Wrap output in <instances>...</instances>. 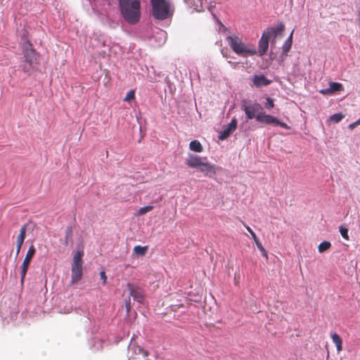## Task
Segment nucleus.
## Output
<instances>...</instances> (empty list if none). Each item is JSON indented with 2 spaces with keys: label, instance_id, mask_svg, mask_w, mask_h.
I'll return each instance as SVG.
<instances>
[{
  "label": "nucleus",
  "instance_id": "f257e3e1",
  "mask_svg": "<svg viewBox=\"0 0 360 360\" xmlns=\"http://www.w3.org/2000/svg\"><path fill=\"white\" fill-rule=\"evenodd\" d=\"M120 13L129 24L138 22L141 18V0H118Z\"/></svg>",
  "mask_w": 360,
  "mask_h": 360
},
{
  "label": "nucleus",
  "instance_id": "f03ea898",
  "mask_svg": "<svg viewBox=\"0 0 360 360\" xmlns=\"http://www.w3.org/2000/svg\"><path fill=\"white\" fill-rule=\"evenodd\" d=\"M284 27V25L280 23L276 27H269L264 31L259 41L258 52L259 56H263L267 51L270 39H272V43H274L275 39L278 36H282Z\"/></svg>",
  "mask_w": 360,
  "mask_h": 360
},
{
  "label": "nucleus",
  "instance_id": "7ed1b4c3",
  "mask_svg": "<svg viewBox=\"0 0 360 360\" xmlns=\"http://www.w3.org/2000/svg\"><path fill=\"white\" fill-rule=\"evenodd\" d=\"M152 15L158 20H166L173 15L171 4L167 0H150Z\"/></svg>",
  "mask_w": 360,
  "mask_h": 360
},
{
  "label": "nucleus",
  "instance_id": "20e7f679",
  "mask_svg": "<svg viewBox=\"0 0 360 360\" xmlns=\"http://www.w3.org/2000/svg\"><path fill=\"white\" fill-rule=\"evenodd\" d=\"M226 40L233 52L242 57L257 54L255 49L246 45L238 37L228 36Z\"/></svg>",
  "mask_w": 360,
  "mask_h": 360
},
{
  "label": "nucleus",
  "instance_id": "39448f33",
  "mask_svg": "<svg viewBox=\"0 0 360 360\" xmlns=\"http://www.w3.org/2000/svg\"><path fill=\"white\" fill-rule=\"evenodd\" d=\"M23 55L25 58V63L28 65L23 66V71L25 72H29L30 70H32L35 65L37 64L38 55L37 52L32 48L31 44H27L24 48Z\"/></svg>",
  "mask_w": 360,
  "mask_h": 360
},
{
  "label": "nucleus",
  "instance_id": "423d86ee",
  "mask_svg": "<svg viewBox=\"0 0 360 360\" xmlns=\"http://www.w3.org/2000/svg\"><path fill=\"white\" fill-rule=\"evenodd\" d=\"M242 109L244 110L248 120L255 118L257 120V116L259 115L263 111V108L259 103H255L248 105L245 101L242 103Z\"/></svg>",
  "mask_w": 360,
  "mask_h": 360
},
{
  "label": "nucleus",
  "instance_id": "0eeeda50",
  "mask_svg": "<svg viewBox=\"0 0 360 360\" xmlns=\"http://www.w3.org/2000/svg\"><path fill=\"white\" fill-rule=\"evenodd\" d=\"M127 287L129 291L130 296H131L135 301L142 303L145 297L144 290L141 288L131 283H128Z\"/></svg>",
  "mask_w": 360,
  "mask_h": 360
},
{
  "label": "nucleus",
  "instance_id": "6e6552de",
  "mask_svg": "<svg viewBox=\"0 0 360 360\" xmlns=\"http://www.w3.org/2000/svg\"><path fill=\"white\" fill-rule=\"evenodd\" d=\"M237 127V120L233 117L231 122L226 126V127L221 132L219 136V139L220 140H224L227 139L231 134L236 129Z\"/></svg>",
  "mask_w": 360,
  "mask_h": 360
},
{
  "label": "nucleus",
  "instance_id": "1a4fd4ad",
  "mask_svg": "<svg viewBox=\"0 0 360 360\" xmlns=\"http://www.w3.org/2000/svg\"><path fill=\"white\" fill-rule=\"evenodd\" d=\"M203 165L204 166H202L198 171L203 173L204 176L212 178L217 172L216 166L206 160L203 163Z\"/></svg>",
  "mask_w": 360,
  "mask_h": 360
},
{
  "label": "nucleus",
  "instance_id": "9d476101",
  "mask_svg": "<svg viewBox=\"0 0 360 360\" xmlns=\"http://www.w3.org/2000/svg\"><path fill=\"white\" fill-rule=\"evenodd\" d=\"M27 224H24L21 227V229L20 230V233H19V235L17 237L16 254H15L16 257L19 255V253L20 252V250H21V248H22V246L23 245L24 240L25 239L26 231H27Z\"/></svg>",
  "mask_w": 360,
  "mask_h": 360
},
{
  "label": "nucleus",
  "instance_id": "9b49d317",
  "mask_svg": "<svg viewBox=\"0 0 360 360\" xmlns=\"http://www.w3.org/2000/svg\"><path fill=\"white\" fill-rule=\"evenodd\" d=\"M257 121L267 124L279 123V120L277 118L270 115L265 114L264 111H262L259 115L257 116Z\"/></svg>",
  "mask_w": 360,
  "mask_h": 360
},
{
  "label": "nucleus",
  "instance_id": "f8f14e48",
  "mask_svg": "<svg viewBox=\"0 0 360 360\" xmlns=\"http://www.w3.org/2000/svg\"><path fill=\"white\" fill-rule=\"evenodd\" d=\"M82 277V266H72L71 267V283H77Z\"/></svg>",
  "mask_w": 360,
  "mask_h": 360
},
{
  "label": "nucleus",
  "instance_id": "ddd939ff",
  "mask_svg": "<svg viewBox=\"0 0 360 360\" xmlns=\"http://www.w3.org/2000/svg\"><path fill=\"white\" fill-rule=\"evenodd\" d=\"M201 160H207V158H202L196 155L191 154L188 155V158H186L185 163L189 167L194 168L196 167L197 164Z\"/></svg>",
  "mask_w": 360,
  "mask_h": 360
},
{
  "label": "nucleus",
  "instance_id": "4468645a",
  "mask_svg": "<svg viewBox=\"0 0 360 360\" xmlns=\"http://www.w3.org/2000/svg\"><path fill=\"white\" fill-rule=\"evenodd\" d=\"M253 84L256 86H267L270 84V80L265 77L263 75H255L253 77Z\"/></svg>",
  "mask_w": 360,
  "mask_h": 360
},
{
  "label": "nucleus",
  "instance_id": "2eb2a0df",
  "mask_svg": "<svg viewBox=\"0 0 360 360\" xmlns=\"http://www.w3.org/2000/svg\"><path fill=\"white\" fill-rule=\"evenodd\" d=\"M83 255H84V252L82 250L77 251L73 257V262H72V266H82Z\"/></svg>",
  "mask_w": 360,
  "mask_h": 360
},
{
  "label": "nucleus",
  "instance_id": "dca6fc26",
  "mask_svg": "<svg viewBox=\"0 0 360 360\" xmlns=\"http://www.w3.org/2000/svg\"><path fill=\"white\" fill-rule=\"evenodd\" d=\"M292 31L290 34L288 39L285 41L282 48V55L287 56L292 46Z\"/></svg>",
  "mask_w": 360,
  "mask_h": 360
},
{
  "label": "nucleus",
  "instance_id": "f3484780",
  "mask_svg": "<svg viewBox=\"0 0 360 360\" xmlns=\"http://www.w3.org/2000/svg\"><path fill=\"white\" fill-rule=\"evenodd\" d=\"M30 264V262L24 259L22 262V264L20 266V275H21L20 281H21L22 283H23V282H24V280H25L27 269L29 268Z\"/></svg>",
  "mask_w": 360,
  "mask_h": 360
},
{
  "label": "nucleus",
  "instance_id": "a211bd4d",
  "mask_svg": "<svg viewBox=\"0 0 360 360\" xmlns=\"http://www.w3.org/2000/svg\"><path fill=\"white\" fill-rule=\"evenodd\" d=\"M333 343L335 345L338 352L342 349V341L341 338L337 333H333L331 336Z\"/></svg>",
  "mask_w": 360,
  "mask_h": 360
},
{
  "label": "nucleus",
  "instance_id": "6ab92c4d",
  "mask_svg": "<svg viewBox=\"0 0 360 360\" xmlns=\"http://www.w3.org/2000/svg\"><path fill=\"white\" fill-rule=\"evenodd\" d=\"M189 148L191 150L197 153H200L203 150L201 143L197 140H193L191 141L189 144Z\"/></svg>",
  "mask_w": 360,
  "mask_h": 360
},
{
  "label": "nucleus",
  "instance_id": "aec40b11",
  "mask_svg": "<svg viewBox=\"0 0 360 360\" xmlns=\"http://www.w3.org/2000/svg\"><path fill=\"white\" fill-rule=\"evenodd\" d=\"M72 229L71 226L67 227L65 230V245H68L72 240Z\"/></svg>",
  "mask_w": 360,
  "mask_h": 360
},
{
  "label": "nucleus",
  "instance_id": "412c9836",
  "mask_svg": "<svg viewBox=\"0 0 360 360\" xmlns=\"http://www.w3.org/2000/svg\"><path fill=\"white\" fill-rule=\"evenodd\" d=\"M35 252H36V249H35L34 245H31L27 252V254H26L24 259L27 260L28 262H30L32 259L33 258Z\"/></svg>",
  "mask_w": 360,
  "mask_h": 360
},
{
  "label": "nucleus",
  "instance_id": "4be33fe9",
  "mask_svg": "<svg viewBox=\"0 0 360 360\" xmlns=\"http://www.w3.org/2000/svg\"><path fill=\"white\" fill-rule=\"evenodd\" d=\"M147 250V246L136 245L134 248V252L138 255L143 256L146 255Z\"/></svg>",
  "mask_w": 360,
  "mask_h": 360
},
{
  "label": "nucleus",
  "instance_id": "5701e85b",
  "mask_svg": "<svg viewBox=\"0 0 360 360\" xmlns=\"http://www.w3.org/2000/svg\"><path fill=\"white\" fill-rule=\"evenodd\" d=\"M329 89L330 90L331 94L341 91L342 89V85L340 83L338 82H330Z\"/></svg>",
  "mask_w": 360,
  "mask_h": 360
},
{
  "label": "nucleus",
  "instance_id": "b1692460",
  "mask_svg": "<svg viewBox=\"0 0 360 360\" xmlns=\"http://www.w3.org/2000/svg\"><path fill=\"white\" fill-rule=\"evenodd\" d=\"M330 246H331L330 243L325 240L319 244V248H318L319 252L322 253V252L326 251L327 250H328L330 248Z\"/></svg>",
  "mask_w": 360,
  "mask_h": 360
},
{
  "label": "nucleus",
  "instance_id": "393cba45",
  "mask_svg": "<svg viewBox=\"0 0 360 360\" xmlns=\"http://www.w3.org/2000/svg\"><path fill=\"white\" fill-rule=\"evenodd\" d=\"M345 117V115L342 113H335L330 117V121L338 123L340 122L343 118Z\"/></svg>",
  "mask_w": 360,
  "mask_h": 360
},
{
  "label": "nucleus",
  "instance_id": "a878e982",
  "mask_svg": "<svg viewBox=\"0 0 360 360\" xmlns=\"http://www.w3.org/2000/svg\"><path fill=\"white\" fill-rule=\"evenodd\" d=\"M340 233L343 238L345 240H349V236H348V229L346 228L344 226H340L339 227Z\"/></svg>",
  "mask_w": 360,
  "mask_h": 360
},
{
  "label": "nucleus",
  "instance_id": "bb28decb",
  "mask_svg": "<svg viewBox=\"0 0 360 360\" xmlns=\"http://www.w3.org/2000/svg\"><path fill=\"white\" fill-rule=\"evenodd\" d=\"M153 209V206H152V205H148L146 207H143L139 209V210L138 212V214L143 215V214L151 211Z\"/></svg>",
  "mask_w": 360,
  "mask_h": 360
},
{
  "label": "nucleus",
  "instance_id": "cd10ccee",
  "mask_svg": "<svg viewBox=\"0 0 360 360\" xmlns=\"http://www.w3.org/2000/svg\"><path fill=\"white\" fill-rule=\"evenodd\" d=\"M255 244L257 247V248L259 250V251L262 252V255L265 257H268L267 252L262 245L261 242L259 240L255 242Z\"/></svg>",
  "mask_w": 360,
  "mask_h": 360
},
{
  "label": "nucleus",
  "instance_id": "c85d7f7f",
  "mask_svg": "<svg viewBox=\"0 0 360 360\" xmlns=\"http://www.w3.org/2000/svg\"><path fill=\"white\" fill-rule=\"evenodd\" d=\"M135 98V91L130 90L127 92L125 98H124V101L129 102Z\"/></svg>",
  "mask_w": 360,
  "mask_h": 360
},
{
  "label": "nucleus",
  "instance_id": "c756f323",
  "mask_svg": "<svg viewBox=\"0 0 360 360\" xmlns=\"http://www.w3.org/2000/svg\"><path fill=\"white\" fill-rule=\"evenodd\" d=\"M245 226L247 231L250 233L252 238L253 239L255 243L256 241L259 240L258 238L257 237L255 233L252 231V229L248 226L245 225Z\"/></svg>",
  "mask_w": 360,
  "mask_h": 360
},
{
  "label": "nucleus",
  "instance_id": "7c9ffc66",
  "mask_svg": "<svg viewBox=\"0 0 360 360\" xmlns=\"http://www.w3.org/2000/svg\"><path fill=\"white\" fill-rule=\"evenodd\" d=\"M274 107V103L273 99H271V98H267L266 102L265 103V108L267 109H271Z\"/></svg>",
  "mask_w": 360,
  "mask_h": 360
},
{
  "label": "nucleus",
  "instance_id": "2f4dec72",
  "mask_svg": "<svg viewBox=\"0 0 360 360\" xmlns=\"http://www.w3.org/2000/svg\"><path fill=\"white\" fill-rule=\"evenodd\" d=\"M136 350H138L139 353H142L144 355V356H147L148 355V352L147 351L144 350L141 347L137 346L135 348V352H136Z\"/></svg>",
  "mask_w": 360,
  "mask_h": 360
},
{
  "label": "nucleus",
  "instance_id": "473e14b6",
  "mask_svg": "<svg viewBox=\"0 0 360 360\" xmlns=\"http://www.w3.org/2000/svg\"><path fill=\"white\" fill-rule=\"evenodd\" d=\"M101 278L103 281V284L105 285L107 281V276L105 275V272L104 271H102L100 272Z\"/></svg>",
  "mask_w": 360,
  "mask_h": 360
},
{
  "label": "nucleus",
  "instance_id": "72a5a7b5",
  "mask_svg": "<svg viewBox=\"0 0 360 360\" xmlns=\"http://www.w3.org/2000/svg\"><path fill=\"white\" fill-rule=\"evenodd\" d=\"M125 307H126L127 311L129 312V311L131 310V308L130 298H129L128 300H126Z\"/></svg>",
  "mask_w": 360,
  "mask_h": 360
},
{
  "label": "nucleus",
  "instance_id": "f704fd0d",
  "mask_svg": "<svg viewBox=\"0 0 360 360\" xmlns=\"http://www.w3.org/2000/svg\"><path fill=\"white\" fill-rule=\"evenodd\" d=\"M359 124H360V118L359 120H357L356 122L350 124L349 125V128L351 129H353L354 128H355L356 127H357Z\"/></svg>",
  "mask_w": 360,
  "mask_h": 360
},
{
  "label": "nucleus",
  "instance_id": "c9c22d12",
  "mask_svg": "<svg viewBox=\"0 0 360 360\" xmlns=\"http://www.w3.org/2000/svg\"><path fill=\"white\" fill-rule=\"evenodd\" d=\"M320 93L323 94V95H328V94H331L330 90L329 88L321 89L320 91Z\"/></svg>",
  "mask_w": 360,
  "mask_h": 360
},
{
  "label": "nucleus",
  "instance_id": "e433bc0d",
  "mask_svg": "<svg viewBox=\"0 0 360 360\" xmlns=\"http://www.w3.org/2000/svg\"><path fill=\"white\" fill-rule=\"evenodd\" d=\"M205 162V160H201L200 162H198L196 165V167H194V169H197L198 170H199V169L202 167V166H204L203 165V163Z\"/></svg>",
  "mask_w": 360,
  "mask_h": 360
},
{
  "label": "nucleus",
  "instance_id": "4c0bfd02",
  "mask_svg": "<svg viewBox=\"0 0 360 360\" xmlns=\"http://www.w3.org/2000/svg\"><path fill=\"white\" fill-rule=\"evenodd\" d=\"M275 125H279L283 128H287V125L285 123H283L279 121V123H275Z\"/></svg>",
  "mask_w": 360,
  "mask_h": 360
}]
</instances>
